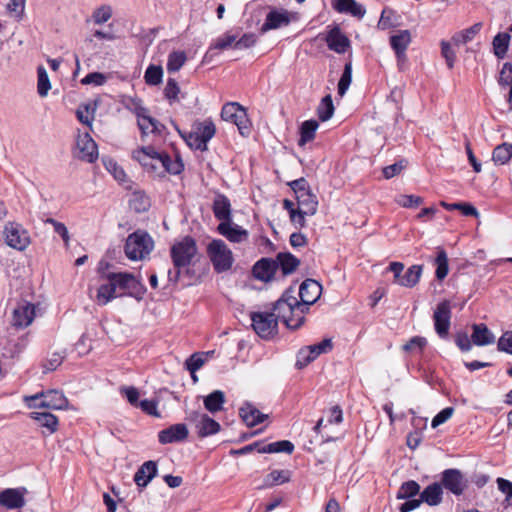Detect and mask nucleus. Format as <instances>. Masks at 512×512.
Wrapping results in <instances>:
<instances>
[{
  "label": "nucleus",
  "instance_id": "nucleus-3",
  "mask_svg": "<svg viewBox=\"0 0 512 512\" xmlns=\"http://www.w3.org/2000/svg\"><path fill=\"white\" fill-rule=\"evenodd\" d=\"M101 277L107 281H113L118 297L128 295L136 299H141L146 290L132 273L102 272Z\"/></svg>",
  "mask_w": 512,
  "mask_h": 512
},
{
  "label": "nucleus",
  "instance_id": "nucleus-25",
  "mask_svg": "<svg viewBox=\"0 0 512 512\" xmlns=\"http://www.w3.org/2000/svg\"><path fill=\"white\" fill-rule=\"evenodd\" d=\"M239 415L248 427H254L267 418V414L261 413L255 406L250 403H244L239 409Z\"/></svg>",
  "mask_w": 512,
  "mask_h": 512
},
{
  "label": "nucleus",
  "instance_id": "nucleus-5",
  "mask_svg": "<svg viewBox=\"0 0 512 512\" xmlns=\"http://www.w3.org/2000/svg\"><path fill=\"white\" fill-rule=\"evenodd\" d=\"M153 249V241L149 234L142 230H137L130 234L125 242L124 251L130 260L144 259Z\"/></svg>",
  "mask_w": 512,
  "mask_h": 512
},
{
  "label": "nucleus",
  "instance_id": "nucleus-10",
  "mask_svg": "<svg viewBox=\"0 0 512 512\" xmlns=\"http://www.w3.org/2000/svg\"><path fill=\"white\" fill-rule=\"evenodd\" d=\"M442 489H446L455 496H460L467 488V480L463 473L456 468H449L441 473L439 482Z\"/></svg>",
  "mask_w": 512,
  "mask_h": 512
},
{
  "label": "nucleus",
  "instance_id": "nucleus-49",
  "mask_svg": "<svg viewBox=\"0 0 512 512\" xmlns=\"http://www.w3.org/2000/svg\"><path fill=\"white\" fill-rule=\"evenodd\" d=\"M482 24L476 23L473 26L457 33L452 40L456 45H462L470 42L481 30Z\"/></svg>",
  "mask_w": 512,
  "mask_h": 512
},
{
  "label": "nucleus",
  "instance_id": "nucleus-7",
  "mask_svg": "<svg viewBox=\"0 0 512 512\" xmlns=\"http://www.w3.org/2000/svg\"><path fill=\"white\" fill-rule=\"evenodd\" d=\"M252 327L256 334L263 339H270L278 332V321L275 313L252 312Z\"/></svg>",
  "mask_w": 512,
  "mask_h": 512
},
{
  "label": "nucleus",
  "instance_id": "nucleus-34",
  "mask_svg": "<svg viewBox=\"0 0 512 512\" xmlns=\"http://www.w3.org/2000/svg\"><path fill=\"white\" fill-rule=\"evenodd\" d=\"M188 430L185 424H174L162 430V443L178 442L186 439Z\"/></svg>",
  "mask_w": 512,
  "mask_h": 512
},
{
  "label": "nucleus",
  "instance_id": "nucleus-48",
  "mask_svg": "<svg viewBox=\"0 0 512 512\" xmlns=\"http://www.w3.org/2000/svg\"><path fill=\"white\" fill-rule=\"evenodd\" d=\"M162 167L170 174H180L184 169V164L179 157V155H175L174 158L171 156L162 153Z\"/></svg>",
  "mask_w": 512,
  "mask_h": 512
},
{
  "label": "nucleus",
  "instance_id": "nucleus-22",
  "mask_svg": "<svg viewBox=\"0 0 512 512\" xmlns=\"http://www.w3.org/2000/svg\"><path fill=\"white\" fill-rule=\"evenodd\" d=\"M411 42L409 30H398L390 37V45L399 61L406 58V50Z\"/></svg>",
  "mask_w": 512,
  "mask_h": 512
},
{
  "label": "nucleus",
  "instance_id": "nucleus-4",
  "mask_svg": "<svg viewBox=\"0 0 512 512\" xmlns=\"http://www.w3.org/2000/svg\"><path fill=\"white\" fill-rule=\"evenodd\" d=\"M24 402L29 408H46L52 410H63L68 406L65 395L58 390L41 391L34 395L25 396Z\"/></svg>",
  "mask_w": 512,
  "mask_h": 512
},
{
  "label": "nucleus",
  "instance_id": "nucleus-63",
  "mask_svg": "<svg viewBox=\"0 0 512 512\" xmlns=\"http://www.w3.org/2000/svg\"><path fill=\"white\" fill-rule=\"evenodd\" d=\"M496 482L498 489L506 496L505 502L512 505V482L501 477L497 478Z\"/></svg>",
  "mask_w": 512,
  "mask_h": 512
},
{
  "label": "nucleus",
  "instance_id": "nucleus-15",
  "mask_svg": "<svg viewBox=\"0 0 512 512\" xmlns=\"http://www.w3.org/2000/svg\"><path fill=\"white\" fill-rule=\"evenodd\" d=\"M188 420L194 423L201 438L214 435L220 430V424L204 413L194 411L190 413Z\"/></svg>",
  "mask_w": 512,
  "mask_h": 512
},
{
  "label": "nucleus",
  "instance_id": "nucleus-18",
  "mask_svg": "<svg viewBox=\"0 0 512 512\" xmlns=\"http://www.w3.org/2000/svg\"><path fill=\"white\" fill-rule=\"evenodd\" d=\"M322 293V286L313 279L304 280L299 287L300 303L309 307L314 304Z\"/></svg>",
  "mask_w": 512,
  "mask_h": 512
},
{
  "label": "nucleus",
  "instance_id": "nucleus-33",
  "mask_svg": "<svg viewBox=\"0 0 512 512\" xmlns=\"http://www.w3.org/2000/svg\"><path fill=\"white\" fill-rule=\"evenodd\" d=\"M163 93L171 106L180 103L185 98V93L181 91L177 80L173 77H168Z\"/></svg>",
  "mask_w": 512,
  "mask_h": 512
},
{
  "label": "nucleus",
  "instance_id": "nucleus-32",
  "mask_svg": "<svg viewBox=\"0 0 512 512\" xmlns=\"http://www.w3.org/2000/svg\"><path fill=\"white\" fill-rule=\"evenodd\" d=\"M214 216L221 222L231 221V203L223 194H218L213 203Z\"/></svg>",
  "mask_w": 512,
  "mask_h": 512
},
{
  "label": "nucleus",
  "instance_id": "nucleus-62",
  "mask_svg": "<svg viewBox=\"0 0 512 512\" xmlns=\"http://www.w3.org/2000/svg\"><path fill=\"white\" fill-rule=\"evenodd\" d=\"M112 16V10L109 6H101L93 12V20L96 24L107 22Z\"/></svg>",
  "mask_w": 512,
  "mask_h": 512
},
{
  "label": "nucleus",
  "instance_id": "nucleus-41",
  "mask_svg": "<svg viewBox=\"0 0 512 512\" xmlns=\"http://www.w3.org/2000/svg\"><path fill=\"white\" fill-rule=\"evenodd\" d=\"M187 55L184 51L176 50L171 52L167 58L166 69L169 74L178 72L186 63Z\"/></svg>",
  "mask_w": 512,
  "mask_h": 512
},
{
  "label": "nucleus",
  "instance_id": "nucleus-28",
  "mask_svg": "<svg viewBox=\"0 0 512 512\" xmlns=\"http://www.w3.org/2000/svg\"><path fill=\"white\" fill-rule=\"evenodd\" d=\"M274 260L277 270L280 269L285 276L292 274L300 265V260L289 252L278 253Z\"/></svg>",
  "mask_w": 512,
  "mask_h": 512
},
{
  "label": "nucleus",
  "instance_id": "nucleus-58",
  "mask_svg": "<svg viewBox=\"0 0 512 512\" xmlns=\"http://www.w3.org/2000/svg\"><path fill=\"white\" fill-rule=\"evenodd\" d=\"M394 201L400 206L413 208L418 207L422 203V198L414 194H397Z\"/></svg>",
  "mask_w": 512,
  "mask_h": 512
},
{
  "label": "nucleus",
  "instance_id": "nucleus-21",
  "mask_svg": "<svg viewBox=\"0 0 512 512\" xmlns=\"http://www.w3.org/2000/svg\"><path fill=\"white\" fill-rule=\"evenodd\" d=\"M275 263L274 259L261 258L253 266V276L261 281H270L277 272V265Z\"/></svg>",
  "mask_w": 512,
  "mask_h": 512
},
{
  "label": "nucleus",
  "instance_id": "nucleus-24",
  "mask_svg": "<svg viewBox=\"0 0 512 512\" xmlns=\"http://www.w3.org/2000/svg\"><path fill=\"white\" fill-rule=\"evenodd\" d=\"M34 306L30 303L18 305L13 310L12 324L17 328H24L31 324L34 319Z\"/></svg>",
  "mask_w": 512,
  "mask_h": 512
},
{
  "label": "nucleus",
  "instance_id": "nucleus-64",
  "mask_svg": "<svg viewBox=\"0 0 512 512\" xmlns=\"http://www.w3.org/2000/svg\"><path fill=\"white\" fill-rule=\"evenodd\" d=\"M498 350L512 354V331H506L499 338L497 343Z\"/></svg>",
  "mask_w": 512,
  "mask_h": 512
},
{
  "label": "nucleus",
  "instance_id": "nucleus-16",
  "mask_svg": "<svg viewBox=\"0 0 512 512\" xmlns=\"http://www.w3.org/2000/svg\"><path fill=\"white\" fill-rule=\"evenodd\" d=\"M435 331L441 338L448 335L451 319V306L448 300L440 302L433 315Z\"/></svg>",
  "mask_w": 512,
  "mask_h": 512
},
{
  "label": "nucleus",
  "instance_id": "nucleus-55",
  "mask_svg": "<svg viewBox=\"0 0 512 512\" xmlns=\"http://www.w3.org/2000/svg\"><path fill=\"white\" fill-rule=\"evenodd\" d=\"M442 205L447 210H459L461 212V214L464 216H474V217L479 216L478 210L472 204L467 203V202H455V203L442 202Z\"/></svg>",
  "mask_w": 512,
  "mask_h": 512
},
{
  "label": "nucleus",
  "instance_id": "nucleus-47",
  "mask_svg": "<svg viewBox=\"0 0 512 512\" xmlns=\"http://www.w3.org/2000/svg\"><path fill=\"white\" fill-rule=\"evenodd\" d=\"M512 157V144L502 143L494 148L492 159L498 165L506 164Z\"/></svg>",
  "mask_w": 512,
  "mask_h": 512
},
{
  "label": "nucleus",
  "instance_id": "nucleus-36",
  "mask_svg": "<svg viewBox=\"0 0 512 512\" xmlns=\"http://www.w3.org/2000/svg\"><path fill=\"white\" fill-rule=\"evenodd\" d=\"M214 351H207V352H197L192 354L187 360L185 361V367L189 371L190 374L196 373L198 370H200L204 364L207 362L208 358L212 356Z\"/></svg>",
  "mask_w": 512,
  "mask_h": 512
},
{
  "label": "nucleus",
  "instance_id": "nucleus-38",
  "mask_svg": "<svg viewBox=\"0 0 512 512\" xmlns=\"http://www.w3.org/2000/svg\"><path fill=\"white\" fill-rule=\"evenodd\" d=\"M423 265H412L407 269V271L402 275L401 279H399V285L403 287L412 288L414 287L420 280L422 275Z\"/></svg>",
  "mask_w": 512,
  "mask_h": 512
},
{
  "label": "nucleus",
  "instance_id": "nucleus-29",
  "mask_svg": "<svg viewBox=\"0 0 512 512\" xmlns=\"http://www.w3.org/2000/svg\"><path fill=\"white\" fill-rule=\"evenodd\" d=\"M472 342L477 346H486L495 342L494 334L489 330L486 324L479 323L472 325Z\"/></svg>",
  "mask_w": 512,
  "mask_h": 512
},
{
  "label": "nucleus",
  "instance_id": "nucleus-50",
  "mask_svg": "<svg viewBox=\"0 0 512 512\" xmlns=\"http://www.w3.org/2000/svg\"><path fill=\"white\" fill-rule=\"evenodd\" d=\"M420 494V485L414 481L409 480L403 482L397 492V499H410Z\"/></svg>",
  "mask_w": 512,
  "mask_h": 512
},
{
  "label": "nucleus",
  "instance_id": "nucleus-23",
  "mask_svg": "<svg viewBox=\"0 0 512 512\" xmlns=\"http://www.w3.org/2000/svg\"><path fill=\"white\" fill-rule=\"evenodd\" d=\"M217 231L233 243H241L248 237V232L238 225H233L232 221L221 222Z\"/></svg>",
  "mask_w": 512,
  "mask_h": 512
},
{
  "label": "nucleus",
  "instance_id": "nucleus-60",
  "mask_svg": "<svg viewBox=\"0 0 512 512\" xmlns=\"http://www.w3.org/2000/svg\"><path fill=\"white\" fill-rule=\"evenodd\" d=\"M236 36L225 34L222 37L217 38L210 46L209 51H212L214 49L217 50H225L232 46V44L235 45L236 42Z\"/></svg>",
  "mask_w": 512,
  "mask_h": 512
},
{
  "label": "nucleus",
  "instance_id": "nucleus-19",
  "mask_svg": "<svg viewBox=\"0 0 512 512\" xmlns=\"http://www.w3.org/2000/svg\"><path fill=\"white\" fill-rule=\"evenodd\" d=\"M292 20V14L284 9H273L271 10L265 19V22L261 26V32L265 33L269 30L278 29L290 24Z\"/></svg>",
  "mask_w": 512,
  "mask_h": 512
},
{
  "label": "nucleus",
  "instance_id": "nucleus-2",
  "mask_svg": "<svg viewBox=\"0 0 512 512\" xmlns=\"http://www.w3.org/2000/svg\"><path fill=\"white\" fill-rule=\"evenodd\" d=\"M300 308V302L295 297V288L289 287L282 296L274 303L273 311L277 321L282 320L287 328L295 330L302 326V319H294L290 314L297 313Z\"/></svg>",
  "mask_w": 512,
  "mask_h": 512
},
{
  "label": "nucleus",
  "instance_id": "nucleus-42",
  "mask_svg": "<svg viewBox=\"0 0 512 512\" xmlns=\"http://www.w3.org/2000/svg\"><path fill=\"white\" fill-rule=\"evenodd\" d=\"M434 263L436 265L435 276L439 281H442L449 273L448 255L444 249L437 248Z\"/></svg>",
  "mask_w": 512,
  "mask_h": 512
},
{
  "label": "nucleus",
  "instance_id": "nucleus-31",
  "mask_svg": "<svg viewBox=\"0 0 512 512\" xmlns=\"http://www.w3.org/2000/svg\"><path fill=\"white\" fill-rule=\"evenodd\" d=\"M420 497L422 502L429 506H437L442 502L443 489L439 482H434L428 485L421 493Z\"/></svg>",
  "mask_w": 512,
  "mask_h": 512
},
{
  "label": "nucleus",
  "instance_id": "nucleus-9",
  "mask_svg": "<svg viewBox=\"0 0 512 512\" xmlns=\"http://www.w3.org/2000/svg\"><path fill=\"white\" fill-rule=\"evenodd\" d=\"M297 211H291V221L300 227L305 226V216H312L318 208V200L315 194H296Z\"/></svg>",
  "mask_w": 512,
  "mask_h": 512
},
{
  "label": "nucleus",
  "instance_id": "nucleus-27",
  "mask_svg": "<svg viewBox=\"0 0 512 512\" xmlns=\"http://www.w3.org/2000/svg\"><path fill=\"white\" fill-rule=\"evenodd\" d=\"M30 418L35 420L40 427L45 428L46 432L43 431V434L51 435L58 430V418L50 413V412H31Z\"/></svg>",
  "mask_w": 512,
  "mask_h": 512
},
{
  "label": "nucleus",
  "instance_id": "nucleus-46",
  "mask_svg": "<svg viewBox=\"0 0 512 512\" xmlns=\"http://www.w3.org/2000/svg\"><path fill=\"white\" fill-rule=\"evenodd\" d=\"M511 36L508 33H498L493 39V50L494 54L499 58L503 59L507 53Z\"/></svg>",
  "mask_w": 512,
  "mask_h": 512
},
{
  "label": "nucleus",
  "instance_id": "nucleus-40",
  "mask_svg": "<svg viewBox=\"0 0 512 512\" xmlns=\"http://www.w3.org/2000/svg\"><path fill=\"white\" fill-rule=\"evenodd\" d=\"M224 403L225 395L221 390H215L204 398V406L211 413L222 410Z\"/></svg>",
  "mask_w": 512,
  "mask_h": 512
},
{
  "label": "nucleus",
  "instance_id": "nucleus-11",
  "mask_svg": "<svg viewBox=\"0 0 512 512\" xmlns=\"http://www.w3.org/2000/svg\"><path fill=\"white\" fill-rule=\"evenodd\" d=\"M4 236L6 244L19 251L24 250L30 243L27 231L16 222H8L5 225Z\"/></svg>",
  "mask_w": 512,
  "mask_h": 512
},
{
  "label": "nucleus",
  "instance_id": "nucleus-51",
  "mask_svg": "<svg viewBox=\"0 0 512 512\" xmlns=\"http://www.w3.org/2000/svg\"><path fill=\"white\" fill-rule=\"evenodd\" d=\"M133 197L129 200V207L136 213L145 212L151 205L150 198L147 194H132Z\"/></svg>",
  "mask_w": 512,
  "mask_h": 512
},
{
  "label": "nucleus",
  "instance_id": "nucleus-14",
  "mask_svg": "<svg viewBox=\"0 0 512 512\" xmlns=\"http://www.w3.org/2000/svg\"><path fill=\"white\" fill-rule=\"evenodd\" d=\"M127 107L133 110L137 116L138 127L143 135H147L149 132H155L157 129V121L149 116L148 110L141 105L140 100L130 99Z\"/></svg>",
  "mask_w": 512,
  "mask_h": 512
},
{
  "label": "nucleus",
  "instance_id": "nucleus-53",
  "mask_svg": "<svg viewBox=\"0 0 512 512\" xmlns=\"http://www.w3.org/2000/svg\"><path fill=\"white\" fill-rule=\"evenodd\" d=\"M426 346L427 339L425 337L414 336L402 346V350L411 354H421Z\"/></svg>",
  "mask_w": 512,
  "mask_h": 512
},
{
  "label": "nucleus",
  "instance_id": "nucleus-39",
  "mask_svg": "<svg viewBox=\"0 0 512 512\" xmlns=\"http://www.w3.org/2000/svg\"><path fill=\"white\" fill-rule=\"evenodd\" d=\"M116 297H118V294L113 281H107V283L101 284L97 290L96 300L101 306L106 305Z\"/></svg>",
  "mask_w": 512,
  "mask_h": 512
},
{
  "label": "nucleus",
  "instance_id": "nucleus-17",
  "mask_svg": "<svg viewBox=\"0 0 512 512\" xmlns=\"http://www.w3.org/2000/svg\"><path fill=\"white\" fill-rule=\"evenodd\" d=\"M133 158L148 172H155L160 162V152L153 146H144L133 152Z\"/></svg>",
  "mask_w": 512,
  "mask_h": 512
},
{
  "label": "nucleus",
  "instance_id": "nucleus-37",
  "mask_svg": "<svg viewBox=\"0 0 512 512\" xmlns=\"http://www.w3.org/2000/svg\"><path fill=\"white\" fill-rule=\"evenodd\" d=\"M193 131L206 143H208L216 132V127L211 119L197 121L193 125Z\"/></svg>",
  "mask_w": 512,
  "mask_h": 512
},
{
  "label": "nucleus",
  "instance_id": "nucleus-1",
  "mask_svg": "<svg viewBox=\"0 0 512 512\" xmlns=\"http://www.w3.org/2000/svg\"><path fill=\"white\" fill-rule=\"evenodd\" d=\"M171 257L176 270L174 272L168 271L170 281L176 282L183 271L190 275V266H194L198 260L195 240L190 236H186L176 242L171 248Z\"/></svg>",
  "mask_w": 512,
  "mask_h": 512
},
{
  "label": "nucleus",
  "instance_id": "nucleus-30",
  "mask_svg": "<svg viewBox=\"0 0 512 512\" xmlns=\"http://www.w3.org/2000/svg\"><path fill=\"white\" fill-rule=\"evenodd\" d=\"M157 474V462L147 461L141 465L134 475V481L139 487H145Z\"/></svg>",
  "mask_w": 512,
  "mask_h": 512
},
{
  "label": "nucleus",
  "instance_id": "nucleus-57",
  "mask_svg": "<svg viewBox=\"0 0 512 512\" xmlns=\"http://www.w3.org/2000/svg\"><path fill=\"white\" fill-rule=\"evenodd\" d=\"M352 81V65L351 63H346L344 66V71L341 75V78L338 82V94L343 96L348 90Z\"/></svg>",
  "mask_w": 512,
  "mask_h": 512
},
{
  "label": "nucleus",
  "instance_id": "nucleus-59",
  "mask_svg": "<svg viewBox=\"0 0 512 512\" xmlns=\"http://www.w3.org/2000/svg\"><path fill=\"white\" fill-rule=\"evenodd\" d=\"M104 166L114 176V178L123 183L126 180V174L124 170L118 166L113 159H103Z\"/></svg>",
  "mask_w": 512,
  "mask_h": 512
},
{
  "label": "nucleus",
  "instance_id": "nucleus-54",
  "mask_svg": "<svg viewBox=\"0 0 512 512\" xmlns=\"http://www.w3.org/2000/svg\"><path fill=\"white\" fill-rule=\"evenodd\" d=\"M317 112L319 119L323 122L329 120L333 116L334 105L331 95H326L325 97L322 98L318 106Z\"/></svg>",
  "mask_w": 512,
  "mask_h": 512
},
{
  "label": "nucleus",
  "instance_id": "nucleus-61",
  "mask_svg": "<svg viewBox=\"0 0 512 512\" xmlns=\"http://www.w3.org/2000/svg\"><path fill=\"white\" fill-rule=\"evenodd\" d=\"M145 81L150 85L160 84V65L151 64L144 75Z\"/></svg>",
  "mask_w": 512,
  "mask_h": 512
},
{
  "label": "nucleus",
  "instance_id": "nucleus-45",
  "mask_svg": "<svg viewBox=\"0 0 512 512\" xmlns=\"http://www.w3.org/2000/svg\"><path fill=\"white\" fill-rule=\"evenodd\" d=\"M499 85L503 88H509L508 92V102L510 104V108L512 109V64L504 63L499 76Z\"/></svg>",
  "mask_w": 512,
  "mask_h": 512
},
{
  "label": "nucleus",
  "instance_id": "nucleus-52",
  "mask_svg": "<svg viewBox=\"0 0 512 512\" xmlns=\"http://www.w3.org/2000/svg\"><path fill=\"white\" fill-rule=\"evenodd\" d=\"M290 480V472L288 470H273L264 479V485L271 487L286 483Z\"/></svg>",
  "mask_w": 512,
  "mask_h": 512
},
{
  "label": "nucleus",
  "instance_id": "nucleus-13",
  "mask_svg": "<svg viewBox=\"0 0 512 512\" xmlns=\"http://www.w3.org/2000/svg\"><path fill=\"white\" fill-rule=\"evenodd\" d=\"M75 155L88 163H93L98 158L97 144L88 132L78 135Z\"/></svg>",
  "mask_w": 512,
  "mask_h": 512
},
{
  "label": "nucleus",
  "instance_id": "nucleus-44",
  "mask_svg": "<svg viewBox=\"0 0 512 512\" xmlns=\"http://www.w3.org/2000/svg\"><path fill=\"white\" fill-rule=\"evenodd\" d=\"M319 124L316 120L304 121L300 127V139L298 144L304 146L315 138L316 130Z\"/></svg>",
  "mask_w": 512,
  "mask_h": 512
},
{
  "label": "nucleus",
  "instance_id": "nucleus-6",
  "mask_svg": "<svg viewBox=\"0 0 512 512\" xmlns=\"http://www.w3.org/2000/svg\"><path fill=\"white\" fill-rule=\"evenodd\" d=\"M207 253L217 273L225 272L232 267L233 255L223 240H212L207 247Z\"/></svg>",
  "mask_w": 512,
  "mask_h": 512
},
{
  "label": "nucleus",
  "instance_id": "nucleus-26",
  "mask_svg": "<svg viewBox=\"0 0 512 512\" xmlns=\"http://www.w3.org/2000/svg\"><path fill=\"white\" fill-rule=\"evenodd\" d=\"M25 504L23 492L8 488L0 492V505L8 509H18Z\"/></svg>",
  "mask_w": 512,
  "mask_h": 512
},
{
  "label": "nucleus",
  "instance_id": "nucleus-43",
  "mask_svg": "<svg viewBox=\"0 0 512 512\" xmlns=\"http://www.w3.org/2000/svg\"><path fill=\"white\" fill-rule=\"evenodd\" d=\"M294 451V444L289 440H280L269 443L258 448L259 453H280L291 454Z\"/></svg>",
  "mask_w": 512,
  "mask_h": 512
},
{
  "label": "nucleus",
  "instance_id": "nucleus-20",
  "mask_svg": "<svg viewBox=\"0 0 512 512\" xmlns=\"http://www.w3.org/2000/svg\"><path fill=\"white\" fill-rule=\"evenodd\" d=\"M325 41L328 48L338 54L345 53L350 47V40L338 26H334L327 32Z\"/></svg>",
  "mask_w": 512,
  "mask_h": 512
},
{
  "label": "nucleus",
  "instance_id": "nucleus-12",
  "mask_svg": "<svg viewBox=\"0 0 512 512\" xmlns=\"http://www.w3.org/2000/svg\"><path fill=\"white\" fill-rule=\"evenodd\" d=\"M331 349L332 341L330 339H324L318 344L301 349L297 355L296 367L302 369L310 362L314 361L319 355L327 353Z\"/></svg>",
  "mask_w": 512,
  "mask_h": 512
},
{
  "label": "nucleus",
  "instance_id": "nucleus-8",
  "mask_svg": "<svg viewBox=\"0 0 512 512\" xmlns=\"http://www.w3.org/2000/svg\"><path fill=\"white\" fill-rule=\"evenodd\" d=\"M221 117L237 126L242 136L250 133V124L245 109L236 102L226 103L221 110Z\"/></svg>",
  "mask_w": 512,
  "mask_h": 512
},
{
  "label": "nucleus",
  "instance_id": "nucleus-56",
  "mask_svg": "<svg viewBox=\"0 0 512 512\" xmlns=\"http://www.w3.org/2000/svg\"><path fill=\"white\" fill-rule=\"evenodd\" d=\"M38 84L37 91L41 97H44L48 94V91L51 88L50 80L47 74V71L43 66L38 67Z\"/></svg>",
  "mask_w": 512,
  "mask_h": 512
},
{
  "label": "nucleus",
  "instance_id": "nucleus-35",
  "mask_svg": "<svg viewBox=\"0 0 512 512\" xmlns=\"http://www.w3.org/2000/svg\"><path fill=\"white\" fill-rule=\"evenodd\" d=\"M334 8L341 13H349L356 17H363L365 9L362 5L358 4L355 0H335Z\"/></svg>",
  "mask_w": 512,
  "mask_h": 512
}]
</instances>
